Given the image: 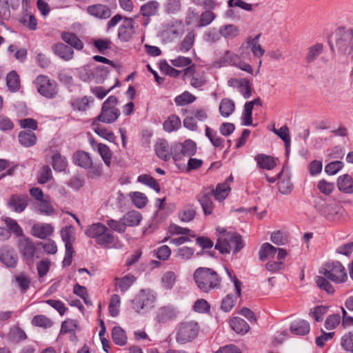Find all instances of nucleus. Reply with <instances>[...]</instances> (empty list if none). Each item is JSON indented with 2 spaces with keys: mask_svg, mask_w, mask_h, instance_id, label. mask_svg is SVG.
I'll list each match as a JSON object with an SVG mask.
<instances>
[{
  "mask_svg": "<svg viewBox=\"0 0 353 353\" xmlns=\"http://www.w3.org/2000/svg\"><path fill=\"white\" fill-rule=\"evenodd\" d=\"M219 237L214 248L221 254H229L231 251L236 254L244 246L241 235L236 232H228L223 228H217Z\"/></svg>",
  "mask_w": 353,
  "mask_h": 353,
  "instance_id": "1",
  "label": "nucleus"
},
{
  "mask_svg": "<svg viewBox=\"0 0 353 353\" xmlns=\"http://www.w3.org/2000/svg\"><path fill=\"white\" fill-rule=\"evenodd\" d=\"M193 277L198 288L204 292H209L221 286V278L211 268H199L195 270Z\"/></svg>",
  "mask_w": 353,
  "mask_h": 353,
  "instance_id": "2",
  "label": "nucleus"
},
{
  "mask_svg": "<svg viewBox=\"0 0 353 353\" xmlns=\"http://www.w3.org/2000/svg\"><path fill=\"white\" fill-rule=\"evenodd\" d=\"M200 331L199 323L186 320L179 323L175 328V340L180 345H185L194 341Z\"/></svg>",
  "mask_w": 353,
  "mask_h": 353,
  "instance_id": "3",
  "label": "nucleus"
},
{
  "mask_svg": "<svg viewBox=\"0 0 353 353\" xmlns=\"http://www.w3.org/2000/svg\"><path fill=\"white\" fill-rule=\"evenodd\" d=\"M85 234L90 238L96 239V242L101 245H108L114 242L112 233L101 223L89 225L85 230Z\"/></svg>",
  "mask_w": 353,
  "mask_h": 353,
  "instance_id": "4",
  "label": "nucleus"
},
{
  "mask_svg": "<svg viewBox=\"0 0 353 353\" xmlns=\"http://www.w3.org/2000/svg\"><path fill=\"white\" fill-rule=\"evenodd\" d=\"M315 208L319 214L331 221H339L345 212L340 204L336 202L327 203L323 199L316 202Z\"/></svg>",
  "mask_w": 353,
  "mask_h": 353,
  "instance_id": "5",
  "label": "nucleus"
},
{
  "mask_svg": "<svg viewBox=\"0 0 353 353\" xmlns=\"http://www.w3.org/2000/svg\"><path fill=\"white\" fill-rule=\"evenodd\" d=\"M320 273L334 283H343L347 279L345 269L339 261L325 263L320 270Z\"/></svg>",
  "mask_w": 353,
  "mask_h": 353,
  "instance_id": "6",
  "label": "nucleus"
},
{
  "mask_svg": "<svg viewBox=\"0 0 353 353\" xmlns=\"http://www.w3.org/2000/svg\"><path fill=\"white\" fill-rule=\"evenodd\" d=\"M335 46L339 52L349 54L353 51V29L339 28L335 32Z\"/></svg>",
  "mask_w": 353,
  "mask_h": 353,
  "instance_id": "7",
  "label": "nucleus"
},
{
  "mask_svg": "<svg viewBox=\"0 0 353 353\" xmlns=\"http://www.w3.org/2000/svg\"><path fill=\"white\" fill-rule=\"evenodd\" d=\"M117 99L114 96L109 97L103 103L100 114L97 120L105 123H112L120 115V111L117 108Z\"/></svg>",
  "mask_w": 353,
  "mask_h": 353,
  "instance_id": "8",
  "label": "nucleus"
},
{
  "mask_svg": "<svg viewBox=\"0 0 353 353\" xmlns=\"http://www.w3.org/2000/svg\"><path fill=\"white\" fill-rule=\"evenodd\" d=\"M34 83L38 92L48 99L54 98L58 93L56 82L50 80L47 76H38L34 81Z\"/></svg>",
  "mask_w": 353,
  "mask_h": 353,
  "instance_id": "9",
  "label": "nucleus"
},
{
  "mask_svg": "<svg viewBox=\"0 0 353 353\" xmlns=\"http://www.w3.org/2000/svg\"><path fill=\"white\" fill-rule=\"evenodd\" d=\"M183 77L190 79V84L194 88H201L207 82L205 72L202 70L196 69L193 64L183 70Z\"/></svg>",
  "mask_w": 353,
  "mask_h": 353,
  "instance_id": "10",
  "label": "nucleus"
},
{
  "mask_svg": "<svg viewBox=\"0 0 353 353\" xmlns=\"http://www.w3.org/2000/svg\"><path fill=\"white\" fill-rule=\"evenodd\" d=\"M17 247L26 262L32 263L37 251V248L32 240L28 237L22 236L18 240Z\"/></svg>",
  "mask_w": 353,
  "mask_h": 353,
  "instance_id": "11",
  "label": "nucleus"
},
{
  "mask_svg": "<svg viewBox=\"0 0 353 353\" xmlns=\"http://www.w3.org/2000/svg\"><path fill=\"white\" fill-rule=\"evenodd\" d=\"M155 300V296L149 291L142 290L137 297L132 301L133 309L139 312L145 307H151Z\"/></svg>",
  "mask_w": 353,
  "mask_h": 353,
  "instance_id": "12",
  "label": "nucleus"
},
{
  "mask_svg": "<svg viewBox=\"0 0 353 353\" xmlns=\"http://www.w3.org/2000/svg\"><path fill=\"white\" fill-rule=\"evenodd\" d=\"M137 26L134 19L125 17L118 30V38L123 42L129 41L136 32Z\"/></svg>",
  "mask_w": 353,
  "mask_h": 353,
  "instance_id": "13",
  "label": "nucleus"
},
{
  "mask_svg": "<svg viewBox=\"0 0 353 353\" xmlns=\"http://www.w3.org/2000/svg\"><path fill=\"white\" fill-rule=\"evenodd\" d=\"M212 194L213 187H208L204 188L196 196L205 215H210L212 213L214 204L210 198Z\"/></svg>",
  "mask_w": 353,
  "mask_h": 353,
  "instance_id": "14",
  "label": "nucleus"
},
{
  "mask_svg": "<svg viewBox=\"0 0 353 353\" xmlns=\"http://www.w3.org/2000/svg\"><path fill=\"white\" fill-rule=\"evenodd\" d=\"M230 87L236 88L244 99H249L252 95V84L245 78H231L228 81Z\"/></svg>",
  "mask_w": 353,
  "mask_h": 353,
  "instance_id": "15",
  "label": "nucleus"
},
{
  "mask_svg": "<svg viewBox=\"0 0 353 353\" xmlns=\"http://www.w3.org/2000/svg\"><path fill=\"white\" fill-rule=\"evenodd\" d=\"M28 203V196L23 194H12L8 201V205L14 212L20 213L25 210Z\"/></svg>",
  "mask_w": 353,
  "mask_h": 353,
  "instance_id": "16",
  "label": "nucleus"
},
{
  "mask_svg": "<svg viewBox=\"0 0 353 353\" xmlns=\"http://www.w3.org/2000/svg\"><path fill=\"white\" fill-rule=\"evenodd\" d=\"M179 314L176 307L172 305H165L158 309L156 314V320L159 323H165L175 319Z\"/></svg>",
  "mask_w": 353,
  "mask_h": 353,
  "instance_id": "17",
  "label": "nucleus"
},
{
  "mask_svg": "<svg viewBox=\"0 0 353 353\" xmlns=\"http://www.w3.org/2000/svg\"><path fill=\"white\" fill-rule=\"evenodd\" d=\"M53 230L54 228L51 224L38 223L32 226L31 234L39 239H45L52 234Z\"/></svg>",
  "mask_w": 353,
  "mask_h": 353,
  "instance_id": "18",
  "label": "nucleus"
},
{
  "mask_svg": "<svg viewBox=\"0 0 353 353\" xmlns=\"http://www.w3.org/2000/svg\"><path fill=\"white\" fill-rule=\"evenodd\" d=\"M224 59L229 64L233 65L243 71L249 74H252L253 72L252 67L249 63L239 60L237 55L231 53L230 51L225 52Z\"/></svg>",
  "mask_w": 353,
  "mask_h": 353,
  "instance_id": "19",
  "label": "nucleus"
},
{
  "mask_svg": "<svg viewBox=\"0 0 353 353\" xmlns=\"http://www.w3.org/2000/svg\"><path fill=\"white\" fill-rule=\"evenodd\" d=\"M53 52L61 59L68 61L74 57V50L63 43H57L52 46Z\"/></svg>",
  "mask_w": 353,
  "mask_h": 353,
  "instance_id": "20",
  "label": "nucleus"
},
{
  "mask_svg": "<svg viewBox=\"0 0 353 353\" xmlns=\"http://www.w3.org/2000/svg\"><path fill=\"white\" fill-rule=\"evenodd\" d=\"M87 12L89 14L101 19H105L111 16L110 9L103 4H95L87 8Z\"/></svg>",
  "mask_w": 353,
  "mask_h": 353,
  "instance_id": "21",
  "label": "nucleus"
},
{
  "mask_svg": "<svg viewBox=\"0 0 353 353\" xmlns=\"http://www.w3.org/2000/svg\"><path fill=\"white\" fill-rule=\"evenodd\" d=\"M154 150L157 155L162 160L168 161L170 159V148L166 140L159 139L154 145Z\"/></svg>",
  "mask_w": 353,
  "mask_h": 353,
  "instance_id": "22",
  "label": "nucleus"
},
{
  "mask_svg": "<svg viewBox=\"0 0 353 353\" xmlns=\"http://www.w3.org/2000/svg\"><path fill=\"white\" fill-rule=\"evenodd\" d=\"M61 38L64 42L77 50H81L83 48V43L72 32H63L61 34Z\"/></svg>",
  "mask_w": 353,
  "mask_h": 353,
  "instance_id": "23",
  "label": "nucleus"
},
{
  "mask_svg": "<svg viewBox=\"0 0 353 353\" xmlns=\"http://www.w3.org/2000/svg\"><path fill=\"white\" fill-rule=\"evenodd\" d=\"M0 261L8 268H14L17 265V257L12 250L3 248L0 254Z\"/></svg>",
  "mask_w": 353,
  "mask_h": 353,
  "instance_id": "24",
  "label": "nucleus"
},
{
  "mask_svg": "<svg viewBox=\"0 0 353 353\" xmlns=\"http://www.w3.org/2000/svg\"><path fill=\"white\" fill-rule=\"evenodd\" d=\"M74 163L81 168L88 169L92 165V161L88 152H77L73 157Z\"/></svg>",
  "mask_w": 353,
  "mask_h": 353,
  "instance_id": "25",
  "label": "nucleus"
},
{
  "mask_svg": "<svg viewBox=\"0 0 353 353\" xmlns=\"http://www.w3.org/2000/svg\"><path fill=\"white\" fill-rule=\"evenodd\" d=\"M230 325L235 332L240 334H245L250 330V326L247 322L240 317L231 319Z\"/></svg>",
  "mask_w": 353,
  "mask_h": 353,
  "instance_id": "26",
  "label": "nucleus"
},
{
  "mask_svg": "<svg viewBox=\"0 0 353 353\" xmlns=\"http://www.w3.org/2000/svg\"><path fill=\"white\" fill-rule=\"evenodd\" d=\"M337 186L340 191L345 193L353 192V179L348 174L340 176L337 180Z\"/></svg>",
  "mask_w": 353,
  "mask_h": 353,
  "instance_id": "27",
  "label": "nucleus"
},
{
  "mask_svg": "<svg viewBox=\"0 0 353 353\" xmlns=\"http://www.w3.org/2000/svg\"><path fill=\"white\" fill-rule=\"evenodd\" d=\"M160 4L157 1H150L141 6L140 12L143 17L154 16L157 14Z\"/></svg>",
  "mask_w": 353,
  "mask_h": 353,
  "instance_id": "28",
  "label": "nucleus"
},
{
  "mask_svg": "<svg viewBox=\"0 0 353 353\" xmlns=\"http://www.w3.org/2000/svg\"><path fill=\"white\" fill-rule=\"evenodd\" d=\"M260 36L261 34H258L254 38L250 37L247 39V43L250 48L252 52L255 57L258 58H261L265 54V50L259 43Z\"/></svg>",
  "mask_w": 353,
  "mask_h": 353,
  "instance_id": "29",
  "label": "nucleus"
},
{
  "mask_svg": "<svg viewBox=\"0 0 353 353\" xmlns=\"http://www.w3.org/2000/svg\"><path fill=\"white\" fill-rule=\"evenodd\" d=\"M258 165L261 169L272 170L276 166V162L273 157L263 154L255 157Z\"/></svg>",
  "mask_w": 353,
  "mask_h": 353,
  "instance_id": "30",
  "label": "nucleus"
},
{
  "mask_svg": "<svg viewBox=\"0 0 353 353\" xmlns=\"http://www.w3.org/2000/svg\"><path fill=\"white\" fill-rule=\"evenodd\" d=\"M277 248L270 244L269 243H263L259 252V257L261 261L268 259H272L276 254Z\"/></svg>",
  "mask_w": 353,
  "mask_h": 353,
  "instance_id": "31",
  "label": "nucleus"
},
{
  "mask_svg": "<svg viewBox=\"0 0 353 353\" xmlns=\"http://www.w3.org/2000/svg\"><path fill=\"white\" fill-rule=\"evenodd\" d=\"M142 219L141 214L136 211L132 210L127 212L121 219L125 227L137 225Z\"/></svg>",
  "mask_w": 353,
  "mask_h": 353,
  "instance_id": "32",
  "label": "nucleus"
},
{
  "mask_svg": "<svg viewBox=\"0 0 353 353\" xmlns=\"http://www.w3.org/2000/svg\"><path fill=\"white\" fill-rule=\"evenodd\" d=\"M310 330V323L305 320H301L298 322L294 323L291 325L290 327L291 332L296 335L307 334L309 333Z\"/></svg>",
  "mask_w": 353,
  "mask_h": 353,
  "instance_id": "33",
  "label": "nucleus"
},
{
  "mask_svg": "<svg viewBox=\"0 0 353 353\" xmlns=\"http://www.w3.org/2000/svg\"><path fill=\"white\" fill-rule=\"evenodd\" d=\"M37 210L41 214L46 216H50L54 213V208L51 205L48 195H46L45 199L37 203Z\"/></svg>",
  "mask_w": 353,
  "mask_h": 353,
  "instance_id": "34",
  "label": "nucleus"
},
{
  "mask_svg": "<svg viewBox=\"0 0 353 353\" xmlns=\"http://www.w3.org/2000/svg\"><path fill=\"white\" fill-rule=\"evenodd\" d=\"M19 141L24 147H31L37 142V137L33 132L21 131L19 134Z\"/></svg>",
  "mask_w": 353,
  "mask_h": 353,
  "instance_id": "35",
  "label": "nucleus"
},
{
  "mask_svg": "<svg viewBox=\"0 0 353 353\" xmlns=\"http://www.w3.org/2000/svg\"><path fill=\"white\" fill-rule=\"evenodd\" d=\"M230 188L227 182L219 183L216 189L213 188V194L216 200L219 201H223L229 194Z\"/></svg>",
  "mask_w": 353,
  "mask_h": 353,
  "instance_id": "36",
  "label": "nucleus"
},
{
  "mask_svg": "<svg viewBox=\"0 0 353 353\" xmlns=\"http://www.w3.org/2000/svg\"><path fill=\"white\" fill-rule=\"evenodd\" d=\"M235 105L232 100L225 98L221 101L219 112L223 117H228L234 111Z\"/></svg>",
  "mask_w": 353,
  "mask_h": 353,
  "instance_id": "37",
  "label": "nucleus"
},
{
  "mask_svg": "<svg viewBox=\"0 0 353 353\" xmlns=\"http://www.w3.org/2000/svg\"><path fill=\"white\" fill-rule=\"evenodd\" d=\"M181 125V119L175 114H171L163 123V129L168 132L178 130Z\"/></svg>",
  "mask_w": 353,
  "mask_h": 353,
  "instance_id": "38",
  "label": "nucleus"
},
{
  "mask_svg": "<svg viewBox=\"0 0 353 353\" xmlns=\"http://www.w3.org/2000/svg\"><path fill=\"white\" fill-rule=\"evenodd\" d=\"M220 33L225 39H234L239 34V29L233 24L224 25L220 27Z\"/></svg>",
  "mask_w": 353,
  "mask_h": 353,
  "instance_id": "39",
  "label": "nucleus"
},
{
  "mask_svg": "<svg viewBox=\"0 0 353 353\" xmlns=\"http://www.w3.org/2000/svg\"><path fill=\"white\" fill-rule=\"evenodd\" d=\"M196 213L194 205H187L179 213V218L183 222H190L194 219Z\"/></svg>",
  "mask_w": 353,
  "mask_h": 353,
  "instance_id": "40",
  "label": "nucleus"
},
{
  "mask_svg": "<svg viewBox=\"0 0 353 353\" xmlns=\"http://www.w3.org/2000/svg\"><path fill=\"white\" fill-rule=\"evenodd\" d=\"M7 86L10 91L17 92L20 88L19 77L15 71L8 73L6 77Z\"/></svg>",
  "mask_w": 353,
  "mask_h": 353,
  "instance_id": "41",
  "label": "nucleus"
},
{
  "mask_svg": "<svg viewBox=\"0 0 353 353\" xmlns=\"http://www.w3.org/2000/svg\"><path fill=\"white\" fill-rule=\"evenodd\" d=\"M8 339L13 343H19L27 339L25 332L19 326L16 325L12 327L8 334Z\"/></svg>",
  "mask_w": 353,
  "mask_h": 353,
  "instance_id": "42",
  "label": "nucleus"
},
{
  "mask_svg": "<svg viewBox=\"0 0 353 353\" xmlns=\"http://www.w3.org/2000/svg\"><path fill=\"white\" fill-rule=\"evenodd\" d=\"M93 126L94 131L97 135L110 142L115 141L116 137L112 131L99 125H96L94 123H93Z\"/></svg>",
  "mask_w": 353,
  "mask_h": 353,
  "instance_id": "43",
  "label": "nucleus"
},
{
  "mask_svg": "<svg viewBox=\"0 0 353 353\" xmlns=\"http://www.w3.org/2000/svg\"><path fill=\"white\" fill-rule=\"evenodd\" d=\"M3 221L8 228L7 230L10 231V233L12 232L14 234L17 236H23V231L22 228L19 226V225L14 219L10 217H6L3 219Z\"/></svg>",
  "mask_w": 353,
  "mask_h": 353,
  "instance_id": "44",
  "label": "nucleus"
},
{
  "mask_svg": "<svg viewBox=\"0 0 353 353\" xmlns=\"http://www.w3.org/2000/svg\"><path fill=\"white\" fill-rule=\"evenodd\" d=\"M112 340L118 345H124L127 341V337L124 330L120 327H114L112 331Z\"/></svg>",
  "mask_w": 353,
  "mask_h": 353,
  "instance_id": "45",
  "label": "nucleus"
},
{
  "mask_svg": "<svg viewBox=\"0 0 353 353\" xmlns=\"http://www.w3.org/2000/svg\"><path fill=\"white\" fill-rule=\"evenodd\" d=\"M205 136L210 139L211 143L216 148H223V139L218 136L217 132L208 126L205 127Z\"/></svg>",
  "mask_w": 353,
  "mask_h": 353,
  "instance_id": "46",
  "label": "nucleus"
},
{
  "mask_svg": "<svg viewBox=\"0 0 353 353\" xmlns=\"http://www.w3.org/2000/svg\"><path fill=\"white\" fill-rule=\"evenodd\" d=\"M323 46L321 43H316L308 49L305 57L307 63L313 62L323 52Z\"/></svg>",
  "mask_w": 353,
  "mask_h": 353,
  "instance_id": "47",
  "label": "nucleus"
},
{
  "mask_svg": "<svg viewBox=\"0 0 353 353\" xmlns=\"http://www.w3.org/2000/svg\"><path fill=\"white\" fill-rule=\"evenodd\" d=\"M97 151L101 157L105 164L110 167L112 160V152L109 147L103 143H99L97 145Z\"/></svg>",
  "mask_w": 353,
  "mask_h": 353,
  "instance_id": "48",
  "label": "nucleus"
},
{
  "mask_svg": "<svg viewBox=\"0 0 353 353\" xmlns=\"http://www.w3.org/2000/svg\"><path fill=\"white\" fill-rule=\"evenodd\" d=\"M32 324L37 327L49 328L52 326L53 322L45 315H36L32 319Z\"/></svg>",
  "mask_w": 353,
  "mask_h": 353,
  "instance_id": "49",
  "label": "nucleus"
},
{
  "mask_svg": "<svg viewBox=\"0 0 353 353\" xmlns=\"http://www.w3.org/2000/svg\"><path fill=\"white\" fill-rule=\"evenodd\" d=\"M176 276L173 272H167L161 277V284L164 289L170 290L174 286Z\"/></svg>",
  "mask_w": 353,
  "mask_h": 353,
  "instance_id": "50",
  "label": "nucleus"
},
{
  "mask_svg": "<svg viewBox=\"0 0 353 353\" xmlns=\"http://www.w3.org/2000/svg\"><path fill=\"white\" fill-rule=\"evenodd\" d=\"M195 39V34L193 32H190L185 37L182 42L179 45V51L186 52L189 51L193 46Z\"/></svg>",
  "mask_w": 353,
  "mask_h": 353,
  "instance_id": "51",
  "label": "nucleus"
},
{
  "mask_svg": "<svg viewBox=\"0 0 353 353\" xmlns=\"http://www.w3.org/2000/svg\"><path fill=\"white\" fill-rule=\"evenodd\" d=\"M196 100V97L188 91L183 92L174 99V102L177 105L183 106L188 103H193Z\"/></svg>",
  "mask_w": 353,
  "mask_h": 353,
  "instance_id": "52",
  "label": "nucleus"
},
{
  "mask_svg": "<svg viewBox=\"0 0 353 353\" xmlns=\"http://www.w3.org/2000/svg\"><path fill=\"white\" fill-rule=\"evenodd\" d=\"M138 181L154 189L157 192H160V186L153 177L148 174H142L138 177Z\"/></svg>",
  "mask_w": 353,
  "mask_h": 353,
  "instance_id": "53",
  "label": "nucleus"
},
{
  "mask_svg": "<svg viewBox=\"0 0 353 353\" xmlns=\"http://www.w3.org/2000/svg\"><path fill=\"white\" fill-rule=\"evenodd\" d=\"M130 196L133 203L139 208H143L146 205L148 199L146 196L140 192H134L130 194Z\"/></svg>",
  "mask_w": 353,
  "mask_h": 353,
  "instance_id": "54",
  "label": "nucleus"
},
{
  "mask_svg": "<svg viewBox=\"0 0 353 353\" xmlns=\"http://www.w3.org/2000/svg\"><path fill=\"white\" fill-rule=\"evenodd\" d=\"M120 303V296L118 294H113L110 299V302L108 307L110 314L112 316L116 317L119 315Z\"/></svg>",
  "mask_w": 353,
  "mask_h": 353,
  "instance_id": "55",
  "label": "nucleus"
},
{
  "mask_svg": "<svg viewBox=\"0 0 353 353\" xmlns=\"http://www.w3.org/2000/svg\"><path fill=\"white\" fill-rule=\"evenodd\" d=\"M52 167L59 172L65 170L67 167V161L65 157H63L59 153H56L52 156Z\"/></svg>",
  "mask_w": 353,
  "mask_h": 353,
  "instance_id": "56",
  "label": "nucleus"
},
{
  "mask_svg": "<svg viewBox=\"0 0 353 353\" xmlns=\"http://www.w3.org/2000/svg\"><path fill=\"white\" fill-rule=\"evenodd\" d=\"M272 131L284 141L285 145L288 149L290 145V137L288 126L283 125L278 130L274 128Z\"/></svg>",
  "mask_w": 353,
  "mask_h": 353,
  "instance_id": "57",
  "label": "nucleus"
},
{
  "mask_svg": "<svg viewBox=\"0 0 353 353\" xmlns=\"http://www.w3.org/2000/svg\"><path fill=\"white\" fill-rule=\"evenodd\" d=\"M90 100L88 97L75 99L71 102V105L74 110L85 111L89 107Z\"/></svg>",
  "mask_w": 353,
  "mask_h": 353,
  "instance_id": "58",
  "label": "nucleus"
},
{
  "mask_svg": "<svg viewBox=\"0 0 353 353\" xmlns=\"http://www.w3.org/2000/svg\"><path fill=\"white\" fill-rule=\"evenodd\" d=\"M328 307L319 305L310 310V314L312 315L316 321H321L323 316L327 313Z\"/></svg>",
  "mask_w": 353,
  "mask_h": 353,
  "instance_id": "59",
  "label": "nucleus"
},
{
  "mask_svg": "<svg viewBox=\"0 0 353 353\" xmlns=\"http://www.w3.org/2000/svg\"><path fill=\"white\" fill-rule=\"evenodd\" d=\"M160 69L164 74L172 77H177L183 73V70L181 71L175 69L170 65L166 61L161 62L160 63Z\"/></svg>",
  "mask_w": 353,
  "mask_h": 353,
  "instance_id": "60",
  "label": "nucleus"
},
{
  "mask_svg": "<svg viewBox=\"0 0 353 353\" xmlns=\"http://www.w3.org/2000/svg\"><path fill=\"white\" fill-rule=\"evenodd\" d=\"M20 22L30 30H34L37 29V21L34 16L32 14H24L20 19Z\"/></svg>",
  "mask_w": 353,
  "mask_h": 353,
  "instance_id": "61",
  "label": "nucleus"
},
{
  "mask_svg": "<svg viewBox=\"0 0 353 353\" xmlns=\"http://www.w3.org/2000/svg\"><path fill=\"white\" fill-rule=\"evenodd\" d=\"M52 170L48 165L43 166L37 176V181L40 184H44L52 178Z\"/></svg>",
  "mask_w": 353,
  "mask_h": 353,
  "instance_id": "62",
  "label": "nucleus"
},
{
  "mask_svg": "<svg viewBox=\"0 0 353 353\" xmlns=\"http://www.w3.org/2000/svg\"><path fill=\"white\" fill-rule=\"evenodd\" d=\"M325 276H318L316 280L317 285L322 290H324L329 294L334 292V288Z\"/></svg>",
  "mask_w": 353,
  "mask_h": 353,
  "instance_id": "63",
  "label": "nucleus"
},
{
  "mask_svg": "<svg viewBox=\"0 0 353 353\" xmlns=\"http://www.w3.org/2000/svg\"><path fill=\"white\" fill-rule=\"evenodd\" d=\"M341 344L343 348L347 352L353 350V332H348L341 338Z\"/></svg>",
  "mask_w": 353,
  "mask_h": 353,
  "instance_id": "64",
  "label": "nucleus"
}]
</instances>
